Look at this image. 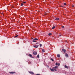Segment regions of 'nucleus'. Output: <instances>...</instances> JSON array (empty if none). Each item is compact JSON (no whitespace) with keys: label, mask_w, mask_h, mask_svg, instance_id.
<instances>
[{"label":"nucleus","mask_w":75,"mask_h":75,"mask_svg":"<svg viewBox=\"0 0 75 75\" xmlns=\"http://www.w3.org/2000/svg\"><path fill=\"white\" fill-rule=\"evenodd\" d=\"M57 68H58V66H56L54 67L52 69L51 68L50 69L51 71H57Z\"/></svg>","instance_id":"nucleus-1"},{"label":"nucleus","mask_w":75,"mask_h":75,"mask_svg":"<svg viewBox=\"0 0 75 75\" xmlns=\"http://www.w3.org/2000/svg\"><path fill=\"white\" fill-rule=\"evenodd\" d=\"M38 46H39V45H37L36 46H34L33 47H34V48H38Z\"/></svg>","instance_id":"nucleus-2"},{"label":"nucleus","mask_w":75,"mask_h":75,"mask_svg":"<svg viewBox=\"0 0 75 75\" xmlns=\"http://www.w3.org/2000/svg\"><path fill=\"white\" fill-rule=\"evenodd\" d=\"M9 73H10V74H15V72H9Z\"/></svg>","instance_id":"nucleus-3"},{"label":"nucleus","mask_w":75,"mask_h":75,"mask_svg":"<svg viewBox=\"0 0 75 75\" xmlns=\"http://www.w3.org/2000/svg\"><path fill=\"white\" fill-rule=\"evenodd\" d=\"M33 54L34 55H37V53L36 52H33Z\"/></svg>","instance_id":"nucleus-4"},{"label":"nucleus","mask_w":75,"mask_h":75,"mask_svg":"<svg viewBox=\"0 0 75 75\" xmlns=\"http://www.w3.org/2000/svg\"><path fill=\"white\" fill-rule=\"evenodd\" d=\"M29 72L30 74H34V73L32 71H29Z\"/></svg>","instance_id":"nucleus-5"},{"label":"nucleus","mask_w":75,"mask_h":75,"mask_svg":"<svg viewBox=\"0 0 75 75\" xmlns=\"http://www.w3.org/2000/svg\"><path fill=\"white\" fill-rule=\"evenodd\" d=\"M62 50L63 51H64V52H66V50H65V49H62Z\"/></svg>","instance_id":"nucleus-6"},{"label":"nucleus","mask_w":75,"mask_h":75,"mask_svg":"<svg viewBox=\"0 0 75 75\" xmlns=\"http://www.w3.org/2000/svg\"><path fill=\"white\" fill-rule=\"evenodd\" d=\"M65 56H66V57H68V54H67V53H66L65 54Z\"/></svg>","instance_id":"nucleus-7"},{"label":"nucleus","mask_w":75,"mask_h":75,"mask_svg":"<svg viewBox=\"0 0 75 75\" xmlns=\"http://www.w3.org/2000/svg\"><path fill=\"white\" fill-rule=\"evenodd\" d=\"M64 68H68V67L67 66V65H65L64 67Z\"/></svg>","instance_id":"nucleus-8"},{"label":"nucleus","mask_w":75,"mask_h":75,"mask_svg":"<svg viewBox=\"0 0 75 75\" xmlns=\"http://www.w3.org/2000/svg\"><path fill=\"white\" fill-rule=\"evenodd\" d=\"M42 50L43 52H45V50H44V49H42Z\"/></svg>","instance_id":"nucleus-9"},{"label":"nucleus","mask_w":75,"mask_h":75,"mask_svg":"<svg viewBox=\"0 0 75 75\" xmlns=\"http://www.w3.org/2000/svg\"><path fill=\"white\" fill-rule=\"evenodd\" d=\"M57 57H58V58H60V55L59 54H57Z\"/></svg>","instance_id":"nucleus-10"},{"label":"nucleus","mask_w":75,"mask_h":75,"mask_svg":"<svg viewBox=\"0 0 75 75\" xmlns=\"http://www.w3.org/2000/svg\"><path fill=\"white\" fill-rule=\"evenodd\" d=\"M55 20H59V18H56Z\"/></svg>","instance_id":"nucleus-11"},{"label":"nucleus","mask_w":75,"mask_h":75,"mask_svg":"<svg viewBox=\"0 0 75 75\" xmlns=\"http://www.w3.org/2000/svg\"><path fill=\"white\" fill-rule=\"evenodd\" d=\"M34 40H35V41H36V40H38L37 38H35V39H34Z\"/></svg>","instance_id":"nucleus-12"},{"label":"nucleus","mask_w":75,"mask_h":75,"mask_svg":"<svg viewBox=\"0 0 75 75\" xmlns=\"http://www.w3.org/2000/svg\"><path fill=\"white\" fill-rule=\"evenodd\" d=\"M48 35H49V36H50V35H52V33H49L48 34Z\"/></svg>","instance_id":"nucleus-13"},{"label":"nucleus","mask_w":75,"mask_h":75,"mask_svg":"<svg viewBox=\"0 0 75 75\" xmlns=\"http://www.w3.org/2000/svg\"><path fill=\"white\" fill-rule=\"evenodd\" d=\"M55 26H54L53 27H52V29H54V28H55Z\"/></svg>","instance_id":"nucleus-14"},{"label":"nucleus","mask_w":75,"mask_h":75,"mask_svg":"<svg viewBox=\"0 0 75 75\" xmlns=\"http://www.w3.org/2000/svg\"><path fill=\"white\" fill-rule=\"evenodd\" d=\"M29 57H32V55H31L30 54L29 55Z\"/></svg>","instance_id":"nucleus-15"},{"label":"nucleus","mask_w":75,"mask_h":75,"mask_svg":"<svg viewBox=\"0 0 75 75\" xmlns=\"http://www.w3.org/2000/svg\"><path fill=\"white\" fill-rule=\"evenodd\" d=\"M42 44H40V47H41L42 46Z\"/></svg>","instance_id":"nucleus-16"},{"label":"nucleus","mask_w":75,"mask_h":75,"mask_svg":"<svg viewBox=\"0 0 75 75\" xmlns=\"http://www.w3.org/2000/svg\"><path fill=\"white\" fill-rule=\"evenodd\" d=\"M51 60L52 61H54V59H52V58H51Z\"/></svg>","instance_id":"nucleus-17"},{"label":"nucleus","mask_w":75,"mask_h":75,"mask_svg":"<svg viewBox=\"0 0 75 75\" xmlns=\"http://www.w3.org/2000/svg\"><path fill=\"white\" fill-rule=\"evenodd\" d=\"M18 35H16L15 36V37H18Z\"/></svg>","instance_id":"nucleus-18"},{"label":"nucleus","mask_w":75,"mask_h":75,"mask_svg":"<svg viewBox=\"0 0 75 75\" xmlns=\"http://www.w3.org/2000/svg\"><path fill=\"white\" fill-rule=\"evenodd\" d=\"M23 4H25V3H26V2H23Z\"/></svg>","instance_id":"nucleus-19"},{"label":"nucleus","mask_w":75,"mask_h":75,"mask_svg":"<svg viewBox=\"0 0 75 75\" xmlns=\"http://www.w3.org/2000/svg\"><path fill=\"white\" fill-rule=\"evenodd\" d=\"M21 6H23V3H22Z\"/></svg>","instance_id":"nucleus-20"},{"label":"nucleus","mask_w":75,"mask_h":75,"mask_svg":"<svg viewBox=\"0 0 75 75\" xmlns=\"http://www.w3.org/2000/svg\"><path fill=\"white\" fill-rule=\"evenodd\" d=\"M37 57H38V58H39V55H38V56H37Z\"/></svg>","instance_id":"nucleus-21"},{"label":"nucleus","mask_w":75,"mask_h":75,"mask_svg":"<svg viewBox=\"0 0 75 75\" xmlns=\"http://www.w3.org/2000/svg\"><path fill=\"white\" fill-rule=\"evenodd\" d=\"M58 63H56V65H58Z\"/></svg>","instance_id":"nucleus-22"},{"label":"nucleus","mask_w":75,"mask_h":75,"mask_svg":"<svg viewBox=\"0 0 75 75\" xmlns=\"http://www.w3.org/2000/svg\"><path fill=\"white\" fill-rule=\"evenodd\" d=\"M58 66H59V65H60V64L59 63L58 64Z\"/></svg>","instance_id":"nucleus-23"},{"label":"nucleus","mask_w":75,"mask_h":75,"mask_svg":"<svg viewBox=\"0 0 75 75\" xmlns=\"http://www.w3.org/2000/svg\"><path fill=\"white\" fill-rule=\"evenodd\" d=\"M64 5H65V6L66 4V3H64Z\"/></svg>","instance_id":"nucleus-24"},{"label":"nucleus","mask_w":75,"mask_h":75,"mask_svg":"<svg viewBox=\"0 0 75 75\" xmlns=\"http://www.w3.org/2000/svg\"><path fill=\"white\" fill-rule=\"evenodd\" d=\"M33 42H36V41H35V40H33Z\"/></svg>","instance_id":"nucleus-25"},{"label":"nucleus","mask_w":75,"mask_h":75,"mask_svg":"<svg viewBox=\"0 0 75 75\" xmlns=\"http://www.w3.org/2000/svg\"><path fill=\"white\" fill-rule=\"evenodd\" d=\"M62 28H64V26H62Z\"/></svg>","instance_id":"nucleus-26"},{"label":"nucleus","mask_w":75,"mask_h":75,"mask_svg":"<svg viewBox=\"0 0 75 75\" xmlns=\"http://www.w3.org/2000/svg\"><path fill=\"white\" fill-rule=\"evenodd\" d=\"M72 7H74V5L72 6Z\"/></svg>","instance_id":"nucleus-27"},{"label":"nucleus","mask_w":75,"mask_h":75,"mask_svg":"<svg viewBox=\"0 0 75 75\" xmlns=\"http://www.w3.org/2000/svg\"><path fill=\"white\" fill-rule=\"evenodd\" d=\"M36 44H38V43H36Z\"/></svg>","instance_id":"nucleus-28"},{"label":"nucleus","mask_w":75,"mask_h":75,"mask_svg":"<svg viewBox=\"0 0 75 75\" xmlns=\"http://www.w3.org/2000/svg\"><path fill=\"white\" fill-rule=\"evenodd\" d=\"M60 36H61V35H60Z\"/></svg>","instance_id":"nucleus-29"},{"label":"nucleus","mask_w":75,"mask_h":75,"mask_svg":"<svg viewBox=\"0 0 75 75\" xmlns=\"http://www.w3.org/2000/svg\"><path fill=\"white\" fill-rule=\"evenodd\" d=\"M60 7H62V6H61Z\"/></svg>","instance_id":"nucleus-30"}]
</instances>
